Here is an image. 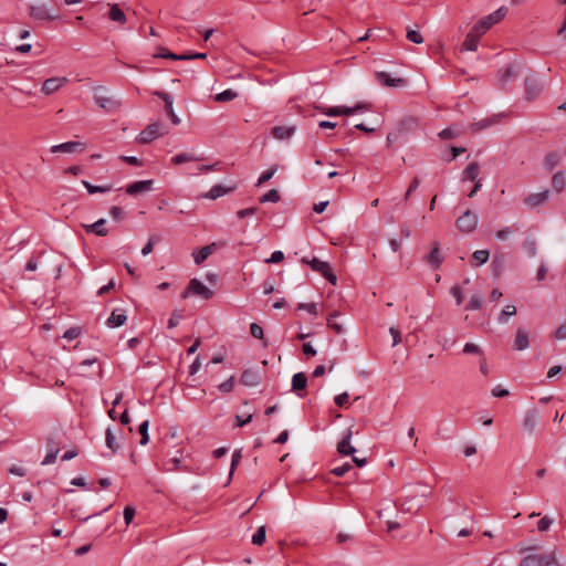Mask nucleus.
I'll return each mask as SVG.
<instances>
[{
	"label": "nucleus",
	"instance_id": "6ab92c4d",
	"mask_svg": "<svg viewBox=\"0 0 566 566\" xmlns=\"http://www.w3.org/2000/svg\"><path fill=\"white\" fill-rule=\"evenodd\" d=\"M547 558H549V554L547 553L528 554L521 559L520 566H543V563Z\"/></svg>",
	"mask_w": 566,
	"mask_h": 566
},
{
	"label": "nucleus",
	"instance_id": "a878e982",
	"mask_svg": "<svg viewBox=\"0 0 566 566\" xmlns=\"http://www.w3.org/2000/svg\"><path fill=\"white\" fill-rule=\"evenodd\" d=\"M233 187H226L223 185H214L206 195L205 198L216 200L219 197H222L231 191H233Z\"/></svg>",
	"mask_w": 566,
	"mask_h": 566
},
{
	"label": "nucleus",
	"instance_id": "7c9ffc66",
	"mask_svg": "<svg viewBox=\"0 0 566 566\" xmlns=\"http://www.w3.org/2000/svg\"><path fill=\"white\" fill-rule=\"evenodd\" d=\"M154 57L170 59V60H175V61L188 60V57H186V54H176L163 46L157 49V52L154 54Z\"/></svg>",
	"mask_w": 566,
	"mask_h": 566
},
{
	"label": "nucleus",
	"instance_id": "69168bd1",
	"mask_svg": "<svg viewBox=\"0 0 566 566\" xmlns=\"http://www.w3.org/2000/svg\"><path fill=\"white\" fill-rule=\"evenodd\" d=\"M134 516H135V509L133 506H130V505H127L124 509L125 524L129 525L133 522Z\"/></svg>",
	"mask_w": 566,
	"mask_h": 566
},
{
	"label": "nucleus",
	"instance_id": "13d9d810",
	"mask_svg": "<svg viewBox=\"0 0 566 566\" xmlns=\"http://www.w3.org/2000/svg\"><path fill=\"white\" fill-rule=\"evenodd\" d=\"M297 310H303L308 312L312 315H317V305L315 303H298Z\"/></svg>",
	"mask_w": 566,
	"mask_h": 566
},
{
	"label": "nucleus",
	"instance_id": "2eb2a0df",
	"mask_svg": "<svg viewBox=\"0 0 566 566\" xmlns=\"http://www.w3.org/2000/svg\"><path fill=\"white\" fill-rule=\"evenodd\" d=\"M427 263L433 269L437 270L441 266L443 262V256L440 252V244L439 242H434L431 251L426 256Z\"/></svg>",
	"mask_w": 566,
	"mask_h": 566
},
{
	"label": "nucleus",
	"instance_id": "bb28decb",
	"mask_svg": "<svg viewBox=\"0 0 566 566\" xmlns=\"http://www.w3.org/2000/svg\"><path fill=\"white\" fill-rule=\"evenodd\" d=\"M127 321V316L124 312H118L117 310L113 311L111 316L106 321V325L111 328L119 327L124 325Z\"/></svg>",
	"mask_w": 566,
	"mask_h": 566
},
{
	"label": "nucleus",
	"instance_id": "dca6fc26",
	"mask_svg": "<svg viewBox=\"0 0 566 566\" xmlns=\"http://www.w3.org/2000/svg\"><path fill=\"white\" fill-rule=\"evenodd\" d=\"M484 33H480L476 31V27L474 25L471 31L467 34L465 40L462 44V50L467 51H475L478 49L479 40Z\"/></svg>",
	"mask_w": 566,
	"mask_h": 566
},
{
	"label": "nucleus",
	"instance_id": "9d476101",
	"mask_svg": "<svg viewBox=\"0 0 566 566\" xmlns=\"http://www.w3.org/2000/svg\"><path fill=\"white\" fill-rule=\"evenodd\" d=\"M375 77L379 84L389 87H401L407 84V80L401 77L394 78L387 72H376Z\"/></svg>",
	"mask_w": 566,
	"mask_h": 566
},
{
	"label": "nucleus",
	"instance_id": "f704fd0d",
	"mask_svg": "<svg viewBox=\"0 0 566 566\" xmlns=\"http://www.w3.org/2000/svg\"><path fill=\"white\" fill-rule=\"evenodd\" d=\"M517 75V72L514 70L513 66H507L505 67L504 70L501 71V75H500V83H501V86L504 87L505 84L516 77Z\"/></svg>",
	"mask_w": 566,
	"mask_h": 566
},
{
	"label": "nucleus",
	"instance_id": "ea45409f",
	"mask_svg": "<svg viewBox=\"0 0 566 566\" xmlns=\"http://www.w3.org/2000/svg\"><path fill=\"white\" fill-rule=\"evenodd\" d=\"M198 160H200V158H198L191 154H187V153L178 154L175 157H172V159H171L174 165H181L184 163L198 161Z\"/></svg>",
	"mask_w": 566,
	"mask_h": 566
},
{
	"label": "nucleus",
	"instance_id": "1a4fd4ad",
	"mask_svg": "<svg viewBox=\"0 0 566 566\" xmlns=\"http://www.w3.org/2000/svg\"><path fill=\"white\" fill-rule=\"evenodd\" d=\"M154 95H156L157 97L163 99V102L165 104V112H166L167 116L171 119L174 125H178L180 123V119H179V117L174 112V107H172L174 99H172V96L170 94H168L166 92H161V91H156L154 93Z\"/></svg>",
	"mask_w": 566,
	"mask_h": 566
},
{
	"label": "nucleus",
	"instance_id": "864d4df0",
	"mask_svg": "<svg viewBox=\"0 0 566 566\" xmlns=\"http://www.w3.org/2000/svg\"><path fill=\"white\" fill-rule=\"evenodd\" d=\"M242 459V452H241V449H238V450H234V452L232 453V460H231V465H230V476H232L234 470L237 469V467L239 465L240 461Z\"/></svg>",
	"mask_w": 566,
	"mask_h": 566
},
{
	"label": "nucleus",
	"instance_id": "603ef678",
	"mask_svg": "<svg viewBox=\"0 0 566 566\" xmlns=\"http://www.w3.org/2000/svg\"><path fill=\"white\" fill-rule=\"evenodd\" d=\"M524 248L530 256H535L537 253L536 241L533 238H527L524 242Z\"/></svg>",
	"mask_w": 566,
	"mask_h": 566
},
{
	"label": "nucleus",
	"instance_id": "0eeeda50",
	"mask_svg": "<svg viewBox=\"0 0 566 566\" xmlns=\"http://www.w3.org/2000/svg\"><path fill=\"white\" fill-rule=\"evenodd\" d=\"M308 265L313 271L321 273L329 283L336 285L337 276L332 272V269L327 262L321 261L317 258H313Z\"/></svg>",
	"mask_w": 566,
	"mask_h": 566
},
{
	"label": "nucleus",
	"instance_id": "09e8293b",
	"mask_svg": "<svg viewBox=\"0 0 566 566\" xmlns=\"http://www.w3.org/2000/svg\"><path fill=\"white\" fill-rule=\"evenodd\" d=\"M482 307V298L480 295H473L465 305V311H476Z\"/></svg>",
	"mask_w": 566,
	"mask_h": 566
},
{
	"label": "nucleus",
	"instance_id": "f257e3e1",
	"mask_svg": "<svg viewBox=\"0 0 566 566\" xmlns=\"http://www.w3.org/2000/svg\"><path fill=\"white\" fill-rule=\"evenodd\" d=\"M28 13L30 18L36 21H53L60 18V12L57 9H49L44 3L30 4L28 7Z\"/></svg>",
	"mask_w": 566,
	"mask_h": 566
},
{
	"label": "nucleus",
	"instance_id": "c9c22d12",
	"mask_svg": "<svg viewBox=\"0 0 566 566\" xmlns=\"http://www.w3.org/2000/svg\"><path fill=\"white\" fill-rule=\"evenodd\" d=\"M237 96H238V93L235 91L228 88L221 93H218L214 96V101L219 102V103H226V102L233 101L234 98H237Z\"/></svg>",
	"mask_w": 566,
	"mask_h": 566
},
{
	"label": "nucleus",
	"instance_id": "6e6552de",
	"mask_svg": "<svg viewBox=\"0 0 566 566\" xmlns=\"http://www.w3.org/2000/svg\"><path fill=\"white\" fill-rule=\"evenodd\" d=\"M224 242H212L198 251L192 253L193 261L196 264H202L214 251L224 247Z\"/></svg>",
	"mask_w": 566,
	"mask_h": 566
},
{
	"label": "nucleus",
	"instance_id": "b1692460",
	"mask_svg": "<svg viewBox=\"0 0 566 566\" xmlns=\"http://www.w3.org/2000/svg\"><path fill=\"white\" fill-rule=\"evenodd\" d=\"M240 382L249 387L256 386L260 382V375L255 370L245 369L241 375Z\"/></svg>",
	"mask_w": 566,
	"mask_h": 566
},
{
	"label": "nucleus",
	"instance_id": "cd10ccee",
	"mask_svg": "<svg viewBox=\"0 0 566 566\" xmlns=\"http://www.w3.org/2000/svg\"><path fill=\"white\" fill-rule=\"evenodd\" d=\"M106 220L99 219L96 222L85 226V230L87 233H95L101 237H105L108 233L107 228H105Z\"/></svg>",
	"mask_w": 566,
	"mask_h": 566
},
{
	"label": "nucleus",
	"instance_id": "412c9836",
	"mask_svg": "<svg viewBox=\"0 0 566 566\" xmlns=\"http://www.w3.org/2000/svg\"><path fill=\"white\" fill-rule=\"evenodd\" d=\"M398 133H411L419 127L418 118L415 116H406L397 124Z\"/></svg>",
	"mask_w": 566,
	"mask_h": 566
},
{
	"label": "nucleus",
	"instance_id": "4d7b16f0",
	"mask_svg": "<svg viewBox=\"0 0 566 566\" xmlns=\"http://www.w3.org/2000/svg\"><path fill=\"white\" fill-rule=\"evenodd\" d=\"M366 108L364 104H357L354 107L343 106L344 116H350L358 112H363Z\"/></svg>",
	"mask_w": 566,
	"mask_h": 566
},
{
	"label": "nucleus",
	"instance_id": "72a5a7b5",
	"mask_svg": "<svg viewBox=\"0 0 566 566\" xmlns=\"http://www.w3.org/2000/svg\"><path fill=\"white\" fill-rule=\"evenodd\" d=\"M83 186L86 188L88 193L94 195L97 192H108L113 189L112 185L94 186L86 180H82Z\"/></svg>",
	"mask_w": 566,
	"mask_h": 566
},
{
	"label": "nucleus",
	"instance_id": "f3484780",
	"mask_svg": "<svg viewBox=\"0 0 566 566\" xmlns=\"http://www.w3.org/2000/svg\"><path fill=\"white\" fill-rule=\"evenodd\" d=\"M353 432L349 428L343 439L337 444V451L343 455H353L356 452V449L350 444Z\"/></svg>",
	"mask_w": 566,
	"mask_h": 566
},
{
	"label": "nucleus",
	"instance_id": "e2e57ef3",
	"mask_svg": "<svg viewBox=\"0 0 566 566\" xmlns=\"http://www.w3.org/2000/svg\"><path fill=\"white\" fill-rule=\"evenodd\" d=\"M463 353L464 354H475V355L483 354L482 349L473 343H467L463 347Z\"/></svg>",
	"mask_w": 566,
	"mask_h": 566
},
{
	"label": "nucleus",
	"instance_id": "39448f33",
	"mask_svg": "<svg viewBox=\"0 0 566 566\" xmlns=\"http://www.w3.org/2000/svg\"><path fill=\"white\" fill-rule=\"evenodd\" d=\"M478 214L467 209L457 220V228L464 233H470L475 230L478 226Z\"/></svg>",
	"mask_w": 566,
	"mask_h": 566
},
{
	"label": "nucleus",
	"instance_id": "c756f323",
	"mask_svg": "<svg viewBox=\"0 0 566 566\" xmlns=\"http://www.w3.org/2000/svg\"><path fill=\"white\" fill-rule=\"evenodd\" d=\"M552 187L556 192H562L566 187V172L558 170L553 175Z\"/></svg>",
	"mask_w": 566,
	"mask_h": 566
},
{
	"label": "nucleus",
	"instance_id": "c85d7f7f",
	"mask_svg": "<svg viewBox=\"0 0 566 566\" xmlns=\"http://www.w3.org/2000/svg\"><path fill=\"white\" fill-rule=\"evenodd\" d=\"M295 132V127H287V126H274L271 129V134L276 139H287L290 138Z\"/></svg>",
	"mask_w": 566,
	"mask_h": 566
},
{
	"label": "nucleus",
	"instance_id": "393cba45",
	"mask_svg": "<svg viewBox=\"0 0 566 566\" xmlns=\"http://www.w3.org/2000/svg\"><path fill=\"white\" fill-rule=\"evenodd\" d=\"M109 6V11H108V18L109 20L114 21V22H117L119 24H124L126 23V15L124 13V11L120 9L119 4L117 3H113V4H108Z\"/></svg>",
	"mask_w": 566,
	"mask_h": 566
},
{
	"label": "nucleus",
	"instance_id": "0e129e2a",
	"mask_svg": "<svg viewBox=\"0 0 566 566\" xmlns=\"http://www.w3.org/2000/svg\"><path fill=\"white\" fill-rule=\"evenodd\" d=\"M250 333L254 338L263 339V328L259 324L252 323L250 325Z\"/></svg>",
	"mask_w": 566,
	"mask_h": 566
},
{
	"label": "nucleus",
	"instance_id": "de8ad7c7",
	"mask_svg": "<svg viewBox=\"0 0 566 566\" xmlns=\"http://www.w3.org/2000/svg\"><path fill=\"white\" fill-rule=\"evenodd\" d=\"M338 315L337 312H334L332 314H329V316L327 317V325L329 328H332L336 334H342L344 332L343 327L340 324L336 323L335 322V317Z\"/></svg>",
	"mask_w": 566,
	"mask_h": 566
},
{
	"label": "nucleus",
	"instance_id": "20e7f679",
	"mask_svg": "<svg viewBox=\"0 0 566 566\" xmlns=\"http://www.w3.org/2000/svg\"><path fill=\"white\" fill-rule=\"evenodd\" d=\"M166 133L167 130L165 129L164 124L159 122L151 123L139 133L137 142L139 144H149L150 142Z\"/></svg>",
	"mask_w": 566,
	"mask_h": 566
},
{
	"label": "nucleus",
	"instance_id": "8fccbe9b",
	"mask_svg": "<svg viewBox=\"0 0 566 566\" xmlns=\"http://www.w3.org/2000/svg\"><path fill=\"white\" fill-rule=\"evenodd\" d=\"M57 453H59V448H53V447L49 446V451H48L46 455L44 457L42 464L48 465V464L54 463L56 460Z\"/></svg>",
	"mask_w": 566,
	"mask_h": 566
},
{
	"label": "nucleus",
	"instance_id": "338daca9",
	"mask_svg": "<svg viewBox=\"0 0 566 566\" xmlns=\"http://www.w3.org/2000/svg\"><path fill=\"white\" fill-rule=\"evenodd\" d=\"M419 185H420V180H419V178H418V177H415V178L412 179V181L410 182V185H409V187H408L407 191H406L405 200H408V199H409V197L411 196V193H412V192H415V191L418 189Z\"/></svg>",
	"mask_w": 566,
	"mask_h": 566
},
{
	"label": "nucleus",
	"instance_id": "4be33fe9",
	"mask_svg": "<svg viewBox=\"0 0 566 566\" xmlns=\"http://www.w3.org/2000/svg\"><path fill=\"white\" fill-rule=\"evenodd\" d=\"M530 346L528 333L524 328H518L515 334L513 348L515 350H524Z\"/></svg>",
	"mask_w": 566,
	"mask_h": 566
},
{
	"label": "nucleus",
	"instance_id": "f8f14e48",
	"mask_svg": "<svg viewBox=\"0 0 566 566\" xmlns=\"http://www.w3.org/2000/svg\"><path fill=\"white\" fill-rule=\"evenodd\" d=\"M85 145L80 142H66L51 147V153H82Z\"/></svg>",
	"mask_w": 566,
	"mask_h": 566
},
{
	"label": "nucleus",
	"instance_id": "423d86ee",
	"mask_svg": "<svg viewBox=\"0 0 566 566\" xmlns=\"http://www.w3.org/2000/svg\"><path fill=\"white\" fill-rule=\"evenodd\" d=\"M524 85H525V98L530 102L537 98L544 88L542 81L535 75L527 76L525 78Z\"/></svg>",
	"mask_w": 566,
	"mask_h": 566
},
{
	"label": "nucleus",
	"instance_id": "bf43d9fd",
	"mask_svg": "<svg viewBox=\"0 0 566 566\" xmlns=\"http://www.w3.org/2000/svg\"><path fill=\"white\" fill-rule=\"evenodd\" d=\"M407 39L416 44L423 42L422 35L416 30H408L406 34Z\"/></svg>",
	"mask_w": 566,
	"mask_h": 566
},
{
	"label": "nucleus",
	"instance_id": "052dcab7",
	"mask_svg": "<svg viewBox=\"0 0 566 566\" xmlns=\"http://www.w3.org/2000/svg\"><path fill=\"white\" fill-rule=\"evenodd\" d=\"M553 524V518L548 517V516H544L542 517L538 523H537V530L539 532H546L551 525Z\"/></svg>",
	"mask_w": 566,
	"mask_h": 566
},
{
	"label": "nucleus",
	"instance_id": "c03bdc74",
	"mask_svg": "<svg viewBox=\"0 0 566 566\" xmlns=\"http://www.w3.org/2000/svg\"><path fill=\"white\" fill-rule=\"evenodd\" d=\"M494 123H495L494 118H485V119L473 123L471 125V129H472V132L476 133V132H480L482 129H485V128L492 126Z\"/></svg>",
	"mask_w": 566,
	"mask_h": 566
},
{
	"label": "nucleus",
	"instance_id": "774afa93",
	"mask_svg": "<svg viewBox=\"0 0 566 566\" xmlns=\"http://www.w3.org/2000/svg\"><path fill=\"white\" fill-rule=\"evenodd\" d=\"M348 399H349V395L347 392H343L340 395H337L334 399L336 406L343 408V407H347V403H348Z\"/></svg>",
	"mask_w": 566,
	"mask_h": 566
},
{
	"label": "nucleus",
	"instance_id": "e433bc0d",
	"mask_svg": "<svg viewBox=\"0 0 566 566\" xmlns=\"http://www.w3.org/2000/svg\"><path fill=\"white\" fill-rule=\"evenodd\" d=\"M105 442L107 448L111 449L113 453L119 449V443L116 441V438L109 428H107L105 431Z\"/></svg>",
	"mask_w": 566,
	"mask_h": 566
},
{
	"label": "nucleus",
	"instance_id": "4468645a",
	"mask_svg": "<svg viewBox=\"0 0 566 566\" xmlns=\"http://www.w3.org/2000/svg\"><path fill=\"white\" fill-rule=\"evenodd\" d=\"M538 420V411L536 409H530L525 412L522 427L528 434H533Z\"/></svg>",
	"mask_w": 566,
	"mask_h": 566
},
{
	"label": "nucleus",
	"instance_id": "a18cd8bd",
	"mask_svg": "<svg viewBox=\"0 0 566 566\" xmlns=\"http://www.w3.org/2000/svg\"><path fill=\"white\" fill-rule=\"evenodd\" d=\"M316 109L322 112L323 114L327 116H342L343 114V106H332V107H321L316 106Z\"/></svg>",
	"mask_w": 566,
	"mask_h": 566
},
{
	"label": "nucleus",
	"instance_id": "4c0bfd02",
	"mask_svg": "<svg viewBox=\"0 0 566 566\" xmlns=\"http://www.w3.org/2000/svg\"><path fill=\"white\" fill-rule=\"evenodd\" d=\"M266 539V528L264 525L260 526L252 536V544L261 546Z\"/></svg>",
	"mask_w": 566,
	"mask_h": 566
},
{
	"label": "nucleus",
	"instance_id": "5fc2aeb1",
	"mask_svg": "<svg viewBox=\"0 0 566 566\" xmlns=\"http://www.w3.org/2000/svg\"><path fill=\"white\" fill-rule=\"evenodd\" d=\"M234 387V376H231L229 379L224 380L219 385V390L223 394H229L233 390Z\"/></svg>",
	"mask_w": 566,
	"mask_h": 566
},
{
	"label": "nucleus",
	"instance_id": "ddd939ff",
	"mask_svg": "<svg viewBox=\"0 0 566 566\" xmlns=\"http://www.w3.org/2000/svg\"><path fill=\"white\" fill-rule=\"evenodd\" d=\"M66 82V77H50L43 82L41 92L45 95L53 94Z\"/></svg>",
	"mask_w": 566,
	"mask_h": 566
},
{
	"label": "nucleus",
	"instance_id": "2f4dec72",
	"mask_svg": "<svg viewBox=\"0 0 566 566\" xmlns=\"http://www.w3.org/2000/svg\"><path fill=\"white\" fill-rule=\"evenodd\" d=\"M562 155L557 151L548 153L544 158V167L546 170L552 171L560 164Z\"/></svg>",
	"mask_w": 566,
	"mask_h": 566
},
{
	"label": "nucleus",
	"instance_id": "680f3d73",
	"mask_svg": "<svg viewBox=\"0 0 566 566\" xmlns=\"http://www.w3.org/2000/svg\"><path fill=\"white\" fill-rule=\"evenodd\" d=\"M81 335V327H71L69 328L64 335H63V338L67 339V340H73L75 338H77L78 336Z\"/></svg>",
	"mask_w": 566,
	"mask_h": 566
},
{
	"label": "nucleus",
	"instance_id": "473e14b6",
	"mask_svg": "<svg viewBox=\"0 0 566 566\" xmlns=\"http://www.w3.org/2000/svg\"><path fill=\"white\" fill-rule=\"evenodd\" d=\"M480 166L478 163H471L463 170V180L474 181L478 178Z\"/></svg>",
	"mask_w": 566,
	"mask_h": 566
},
{
	"label": "nucleus",
	"instance_id": "a19ab883",
	"mask_svg": "<svg viewBox=\"0 0 566 566\" xmlns=\"http://www.w3.org/2000/svg\"><path fill=\"white\" fill-rule=\"evenodd\" d=\"M281 197L276 189H271L266 193H264L262 197L259 198V201L261 203L265 202H277L280 201Z\"/></svg>",
	"mask_w": 566,
	"mask_h": 566
},
{
	"label": "nucleus",
	"instance_id": "f03ea898",
	"mask_svg": "<svg viewBox=\"0 0 566 566\" xmlns=\"http://www.w3.org/2000/svg\"><path fill=\"white\" fill-rule=\"evenodd\" d=\"M506 12L507 9L501 7L493 13L482 18L474 24L476 27V31H480V33H486L494 24L500 22L505 17Z\"/></svg>",
	"mask_w": 566,
	"mask_h": 566
},
{
	"label": "nucleus",
	"instance_id": "6e6d98bb",
	"mask_svg": "<svg viewBox=\"0 0 566 566\" xmlns=\"http://www.w3.org/2000/svg\"><path fill=\"white\" fill-rule=\"evenodd\" d=\"M349 470H352V464L346 462L339 467H335L331 470V473L336 476H343L345 475Z\"/></svg>",
	"mask_w": 566,
	"mask_h": 566
},
{
	"label": "nucleus",
	"instance_id": "49530a36",
	"mask_svg": "<svg viewBox=\"0 0 566 566\" xmlns=\"http://www.w3.org/2000/svg\"><path fill=\"white\" fill-rule=\"evenodd\" d=\"M276 170H277V167H276V166H273V167H271L270 169H268V170L263 171V172L260 175L259 179H258L256 186H261V185H263V184L268 182V181H269V180L274 176V174L276 172Z\"/></svg>",
	"mask_w": 566,
	"mask_h": 566
},
{
	"label": "nucleus",
	"instance_id": "aec40b11",
	"mask_svg": "<svg viewBox=\"0 0 566 566\" xmlns=\"http://www.w3.org/2000/svg\"><path fill=\"white\" fill-rule=\"evenodd\" d=\"M94 101L101 108H103L107 112H114L119 107V102L114 99L111 96H103V95L95 94Z\"/></svg>",
	"mask_w": 566,
	"mask_h": 566
},
{
	"label": "nucleus",
	"instance_id": "3c124183",
	"mask_svg": "<svg viewBox=\"0 0 566 566\" xmlns=\"http://www.w3.org/2000/svg\"><path fill=\"white\" fill-rule=\"evenodd\" d=\"M159 241H160V237H158L156 234L150 235L148 242L142 249V254L143 255H148L149 253H151L153 249H154V244L159 242Z\"/></svg>",
	"mask_w": 566,
	"mask_h": 566
},
{
	"label": "nucleus",
	"instance_id": "9b49d317",
	"mask_svg": "<svg viewBox=\"0 0 566 566\" xmlns=\"http://www.w3.org/2000/svg\"><path fill=\"white\" fill-rule=\"evenodd\" d=\"M153 180L134 181L125 188V191L130 196H136L142 192L150 191L153 189Z\"/></svg>",
	"mask_w": 566,
	"mask_h": 566
},
{
	"label": "nucleus",
	"instance_id": "79ce46f5",
	"mask_svg": "<svg viewBox=\"0 0 566 566\" xmlns=\"http://www.w3.org/2000/svg\"><path fill=\"white\" fill-rule=\"evenodd\" d=\"M489 251L488 250H478L472 254V260L475 261L474 265L479 266L484 264L489 260Z\"/></svg>",
	"mask_w": 566,
	"mask_h": 566
},
{
	"label": "nucleus",
	"instance_id": "58836bf2",
	"mask_svg": "<svg viewBox=\"0 0 566 566\" xmlns=\"http://www.w3.org/2000/svg\"><path fill=\"white\" fill-rule=\"evenodd\" d=\"M516 314L515 305H506L505 308L500 313L497 321L501 324H505L509 321V317Z\"/></svg>",
	"mask_w": 566,
	"mask_h": 566
},
{
	"label": "nucleus",
	"instance_id": "37998d69",
	"mask_svg": "<svg viewBox=\"0 0 566 566\" xmlns=\"http://www.w3.org/2000/svg\"><path fill=\"white\" fill-rule=\"evenodd\" d=\"M148 428H149L148 420L143 421L138 427V432L142 436L139 443L142 446L147 444L149 441Z\"/></svg>",
	"mask_w": 566,
	"mask_h": 566
},
{
	"label": "nucleus",
	"instance_id": "5701e85b",
	"mask_svg": "<svg viewBox=\"0 0 566 566\" xmlns=\"http://www.w3.org/2000/svg\"><path fill=\"white\" fill-rule=\"evenodd\" d=\"M549 191L546 189L542 192L531 193L524 199V203L531 208H535L544 203L548 199Z\"/></svg>",
	"mask_w": 566,
	"mask_h": 566
},
{
	"label": "nucleus",
	"instance_id": "7ed1b4c3",
	"mask_svg": "<svg viewBox=\"0 0 566 566\" xmlns=\"http://www.w3.org/2000/svg\"><path fill=\"white\" fill-rule=\"evenodd\" d=\"M195 294L203 300H210L213 297V291L207 287L201 281L198 279H191L187 289L182 292L181 298H187L189 294Z\"/></svg>",
	"mask_w": 566,
	"mask_h": 566
},
{
	"label": "nucleus",
	"instance_id": "a211bd4d",
	"mask_svg": "<svg viewBox=\"0 0 566 566\" xmlns=\"http://www.w3.org/2000/svg\"><path fill=\"white\" fill-rule=\"evenodd\" d=\"M307 386V377L304 373H296L292 378V390L297 394L298 397H304L305 389Z\"/></svg>",
	"mask_w": 566,
	"mask_h": 566
}]
</instances>
